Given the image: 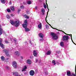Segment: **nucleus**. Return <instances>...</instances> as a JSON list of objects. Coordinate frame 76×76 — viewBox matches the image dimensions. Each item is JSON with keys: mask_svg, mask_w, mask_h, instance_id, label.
<instances>
[{"mask_svg": "<svg viewBox=\"0 0 76 76\" xmlns=\"http://www.w3.org/2000/svg\"><path fill=\"white\" fill-rule=\"evenodd\" d=\"M28 24V21L27 20H26L24 21V24H23L22 26L24 28H25V31L26 32H28V31H29L30 30L27 28V25Z\"/></svg>", "mask_w": 76, "mask_h": 76, "instance_id": "1", "label": "nucleus"}, {"mask_svg": "<svg viewBox=\"0 0 76 76\" xmlns=\"http://www.w3.org/2000/svg\"><path fill=\"white\" fill-rule=\"evenodd\" d=\"M43 6L45 9H46V8H47V5H46V4H44Z\"/></svg>", "mask_w": 76, "mask_h": 76, "instance_id": "29", "label": "nucleus"}, {"mask_svg": "<svg viewBox=\"0 0 76 76\" xmlns=\"http://www.w3.org/2000/svg\"><path fill=\"white\" fill-rule=\"evenodd\" d=\"M26 63L28 64H31L32 63L30 59H28L26 61Z\"/></svg>", "mask_w": 76, "mask_h": 76, "instance_id": "8", "label": "nucleus"}, {"mask_svg": "<svg viewBox=\"0 0 76 76\" xmlns=\"http://www.w3.org/2000/svg\"><path fill=\"white\" fill-rule=\"evenodd\" d=\"M12 66L15 68L17 67V64H16V62L14 61L12 63Z\"/></svg>", "mask_w": 76, "mask_h": 76, "instance_id": "7", "label": "nucleus"}, {"mask_svg": "<svg viewBox=\"0 0 76 76\" xmlns=\"http://www.w3.org/2000/svg\"><path fill=\"white\" fill-rule=\"evenodd\" d=\"M1 2L3 4L6 3V0H1Z\"/></svg>", "mask_w": 76, "mask_h": 76, "instance_id": "20", "label": "nucleus"}, {"mask_svg": "<svg viewBox=\"0 0 76 76\" xmlns=\"http://www.w3.org/2000/svg\"><path fill=\"white\" fill-rule=\"evenodd\" d=\"M44 72L45 75H48V72H47V69H44Z\"/></svg>", "mask_w": 76, "mask_h": 76, "instance_id": "18", "label": "nucleus"}, {"mask_svg": "<svg viewBox=\"0 0 76 76\" xmlns=\"http://www.w3.org/2000/svg\"><path fill=\"white\" fill-rule=\"evenodd\" d=\"M51 51L50 50H49L46 53V54L47 55H50L51 54Z\"/></svg>", "mask_w": 76, "mask_h": 76, "instance_id": "17", "label": "nucleus"}, {"mask_svg": "<svg viewBox=\"0 0 76 76\" xmlns=\"http://www.w3.org/2000/svg\"><path fill=\"white\" fill-rule=\"evenodd\" d=\"M5 43H6V44H7L8 43V41H7V40H6V39H5Z\"/></svg>", "mask_w": 76, "mask_h": 76, "instance_id": "30", "label": "nucleus"}, {"mask_svg": "<svg viewBox=\"0 0 76 76\" xmlns=\"http://www.w3.org/2000/svg\"><path fill=\"white\" fill-rule=\"evenodd\" d=\"M10 5H11L12 4V2H10L9 3Z\"/></svg>", "mask_w": 76, "mask_h": 76, "instance_id": "41", "label": "nucleus"}, {"mask_svg": "<svg viewBox=\"0 0 76 76\" xmlns=\"http://www.w3.org/2000/svg\"><path fill=\"white\" fill-rule=\"evenodd\" d=\"M2 28H1V26L0 25V30H2Z\"/></svg>", "mask_w": 76, "mask_h": 76, "instance_id": "37", "label": "nucleus"}, {"mask_svg": "<svg viewBox=\"0 0 76 76\" xmlns=\"http://www.w3.org/2000/svg\"><path fill=\"white\" fill-rule=\"evenodd\" d=\"M2 41H3V39H0V46L2 48H4V45L2 43Z\"/></svg>", "mask_w": 76, "mask_h": 76, "instance_id": "4", "label": "nucleus"}, {"mask_svg": "<svg viewBox=\"0 0 76 76\" xmlns=\"http://www.w3.org/2000/svg\"><path fill=\"white\" fill-rule=\"evenodd\" d=\"M21 59H23V56H21Z\"/></svg>", "mask_w": 76, "mask_h": 76, "instance_id": "44", "label": "nucleus"}, {"mask_svg": "<svg viewBox=\"0 0 76 76\" xmlns=\"http://www.w3.org/2000/svg\"><path fill=\"white\" fill-rule=\"evenodd\" d=\"M20 11V10L19 9L18 10V13H19V12Z\"/></svg>", "mask_w": 76, "mask_h": 76, "instance_id": "39", "label": "nucleus"}, {"mask_svg": "<svg viewBox=\"0 0 76 76\" xmlns=\"http://www.w3.org/2000/svg\"><path fill=\"white\" fill-rule=\"evenodd\" d=\"M46 4L48 6L47 8H48V10H49V9H48V4H47V0H46Z\"/></svg>", "mask_w": 76, "mask_h": 76, "instance_id": "35", "label": "nucleus"}, {"mask_svg": "<svg viewBox=\"0 0 76 76\" xmlns=\"http://www.w3.org/2000/svg\"><path fill=\"white\" fill-rule=\"evenodd\" d=\"M21 9H24V6H23L22 5L21 7Z\"/></svg>", "mask_w": 76, "mask_h": 76, "instance_id": "33", "label": "nucleus"}, {"mask_svg": "<svg viewBox=\"0 0 76 76\" xmlns=\"http://www.w3.org/2000/svg\"><path fill=\"white\" fill-rule=\"evenodd\" d=\"M36 72L37 73L38 72V70H36Z\"/></svg>", "mask_w": 76, "mask_h": 76, "instance_id": "46", "label": "nucleus"}, {"mask_svg": "<svg viewBox=\"0 0 76 76\" xmlns=\"http://www.w3.org/2000/svg\"><path fill=\"white\" fill-rule=\"evenodd\" d=\"M14 41H15V42H16V40H14Z\"/></svg>", "mask_w": 76, "mask_h": 76, "instance_id": "51", "label": "nucleus"}, {"mask_svg": "<svg viewBox=\"0 0 76 76\" xmlns=\"http://www.w3.org/2000/svg\"><path fill=\"white\" fill-rule=\"evenodd\" d=\"M15 44H16L17 43L16 42H15Z\"/></svg>", "mask_w": 76, "mask_h": 76, "instance_id": "53", "label": "nucleus"}, {"mask_svg": "<svg viewBox=\"0 0 76 76\" xmlns=\"http://www.w3.org/2000/svg\"><path fill=\"white\" fill-rule=\"evenodd\" d=\"M50 34L53 39H57L58 38V37H57L56 34L53 32L51 33Z\"/></svg>", "mask_w": 76, "mask_h": 76, "instance_id": "3", "label": "nucleus"}, {"mask_svg": "<svg viewBox=\"0 0 76 76\" xmlns=\"http://www.w3.org/2000/svg\"><path fill=\"white\" fill-rule=\"evenodd\" d=\"M52 63L54 64V65H56V61L54 60H53L52 61Z\"/></svg>", "mask_w": 76, "mask_h": 76, "instance_id": "21", "label": "nucleus"}, {"mask_svg": "<svg viewBox=\"0 0 76 76\" xmlns=\"http://www.w3.org/2000/svg\"><path fill=\"white\" fill-rule=\"evenodd\" d=\"M26 69H27V67H26V66H24L23 67V68L21 70L22 72H24V71H26Z\"/></svg>", "mask_w": 76, "mask_h": 76, "instance_id": "10", "label": "nucleus"}, {"mask_svg": "<svg viewBox=\"0 0 76 76\" xmlns=\"http://www.w3.org/2000/svg\"><path fill=\"white\" fill-rule=\"evenodd\" d=\"M6 68H9V67H8V66H6Z\"/></svg>", "mask_w": 76, "mask_h": 76, "instance_id": "50", "label": "nucleus"}, {"mask_svg": "<svg viewBox=\"0 0 76 76\" xmlns=\"http://www.w3.org/2000/svg\"><path fill=\"white\" fill-rule=\"evenodd\" d=\"M60 45L61 47L64 46V43L63 42H61L60 43Z\"/></svg>", "mask_w": 76, "mask_h": 76, "instance_id": "19", "label": "nucleus"}, {"mask_svg": "<svg viewBox=\"0 0 76 76\" xmlns=\"http://www.w3.org/2000/svg\"><path fill=\"white\" fill-rule=\"evenodd\" d=\"M13 75L14 76H19V75L18 74V73L17 72H13Z\"/></svg>", "mask_w": 76, "mask_h": 76, "instance_id": "15", "label": "nucleus"}, {"mask_svg": "<svg viewBox=\"0 0 76 76\" xmlns=\"http://www.w3.org/2000/svg\"><path fill=\"white\" fill-rule=\"evenodd\" d=\"M15 55H17V56H19L20 55V52H19L18 51H16L15 52Z\"/></svg>", "mask_w": 76, "mask_h": 76, "instance_id": "11", "label": "nucleus"}, {"mask_svg": "<svg viewBox=\"0 0 76 76\" xmlns=\"http://www.w3.org/2000/svg\"><path fill=\"white\" fill-rule=\"evenodd\" d=\"M11 10L12 11H14L15 10V8L14 7H11Z\"/></svg>", "mask_w": 76, "mask_h": 76, "instance_id": "22", "label": "nucleus"}, {"mask_svg": "<svg viewBox=\"0 0 76 76\" xmlns=\"http://www.w3.org/2000/svg\"><path fill=\"white\" fill-rule=\"evenodd\" d=\"M39 40L40 41H42L43 40V39H40Z\"/></svg>", "mask_w": 76, "mask_h": 76, "instance_id": "40", "label": "nucleus"}, {"mask_svg": "<svg viewBox=\"0 0 76 76\" xmlns=\"http://www.w3.org/2000/svg\"><path fill=\"white\" fill-rule=\"evenodd\" d=\"M7 19H10V17L9 16V15H7Z\"/></svg>", "mask_w": 76, "mask_h": 76, "instance_id": "28", "label": "nucleus"}, {"mask_svg": "<svg viewBox=\"0 0 76 76\" xmlns=\"http://www.w3.org/2000/svg\"><path fill=\"white\" fill-rule=\"evenodd\" d=\"M70 36H71V37H72V34H70Z\"/></svg>", "mask_w": 76, "mask_h": 76, "instance_id": "49", "label": "nucleus"}, {"mask_svg": "<svg viewBox=\"0 0 76 76\" xmlns=\"http://www.w3.org/2000/svg\"><path fill=\"white\" fill-rule=\"evenodd\" d=\"M72 75H73V76H76V75H75V74H74L73 73H72Z\"/></svg>", "mask_w": 76, "mask_h": 76, "instance_id": "34", "label": "nucleus"}, {"mask_svg": "<svg viewBox=\"0 0 76 76\" xmlns=\"http://www.w3.org/2000/svg\"><path fill=\"white\" fill-rule=\"evenodd\" d=\"M42 12L43 13L42 15H45L44 13H45V10L44 9H41Z\"/></svg>", "mask_w": 76, "mask_h": 76, "instance_id": "16", "label": "nucleus"}, {"mask_svg": "<svg viewBox=\"0 0 76 76\" xmlns=\"http://www.w3.org/2000/svg\"><path fill=\"white\" fill-rule=\"evenodd\" d=\"M39 37L41 38H44V35L42 33H40L39 34Z\"/></svg>", "mask_w": 76, "mask_h": 76, "instance_id": "9", "label": "nucleus"}, {"mask_svg": "<svg viewBox=\"0 0 76 76\" xmlns=\"http://www.w3.org/2000/svg\"><path fill=\"white\" fill-rule=\"evenodd\" d=\"M32 3V2H31V1H27V4H30Z\"/></svg>", "mask_w": 76, "mask_h": 76, "instance_id": "24", "label": "nucleus"}, {"mask_svg": "<svg viewBox=\"0 0 76 76\" xmlns=\"http://www.w3.org/2000/svg\"><path fill=\"white\" fill-rule=\"evenodd\" d=\"M33 55L34 56H35L36 57L37 56V51L36 50H34L33 51Z\"/></svg>", "mask_w": 76, "mask_h": 76, "instance_id": "13", "label": "nucleus"}, {"mask_svg": "<svg viewBox=\"0 0 76 76\" xmlns=\"http://www.w3.org/2000/svg\"><path fill=\"white\" fill-rule=\"evenodd\" d=\"M38 8V7H35V9L37 10Z\"/></svg>", "mask_w": 76, "mask_h": 76, "instance_id": "43", "label": "nucleus"}, {"mask_svg": "<svg viewBox=\"0 0 76 76\" xmlns=\"http://www.w3.org/2000/svg\"><path fill=\"white\" fill-rule=\"evenodd\" d=\"M29 74L31 76H34L35 75V71L33 70H31L29 72Z\"/></svg>", "mask_w": 76, "mask_h": 76, "instance_id": "6", "label": "nucleus"}, {"mask_svg": "<svg viewBox=\"0 0 76 76\" xmlns=\"http://www.w3.org/2000/svg\"><path fill=\"white\" fill-rule=\"evenodd\" d=\"M26 18V19H29V16H27V17Z\"/></svg>", "mask_w": 76, "mask_h": 76, "instance_id": "42", "label": "nucleus"}, {"mask_svg": "<svg viewBox=\"0 0 76 76\" xmlns=\"http://www.w3.org/2000/svg\"><path fill=\"white\" fill-rule=\"evenodd\" d=\"M1 59L2 61H4V57L3 56H1Z\"/></svg>", "mask_w": 76, "mask_h": 76, "instance_id": "23", "label": "nucleus"}, {"mask_svg": "<svg viewBox=\"0 0 76 76\" xmlns=\"http://www.w3.org/2000/svg\"><path fill=\"white\" fill-rule=\"evenodd\" d=\"M26 12L27 14H29V11L28 10L27 11H26Z\"/></svg>", "mask_w": 76, "mask_h": 76, "instance_id": "32", "label": "nucleus"}, {"mask_svg": "<svg viewBox=\"0 0 76 76\" xmlns=\"http://www.w3.org/2000/svg\"><path fill=\"white\" fill-rule=\"evenodd\" d=\"M38 27L39 29H41V28H42V24H41V23H39L38 25Z\"/></svg>", "mask_w": 76, "mask_h": 76, "instance_id": "12", "label": "nucleus"}, {"mask_svg": "<svg viewBox=\"0 0 76 76\" xmlns=\"http://www.w3.org/2000/svg\"><path fill=\"white\" fill-rule=\"evenodd\" d=\"M64 34H66V35H69V34H65V33H64Z\"/></svg>", "mask_w": 76, "mask_h": 76, "instance_id": "52", "label": "nucleus"}, {"mask_svg": "<svg viewBox=\"0 0 76 76\" xmlns=\"http://www.w3.org/2000/svg\"><path fill=\"white\" fill-rule=\"evenodd\" d=\"M10 39L11 41H12V40H13V39H12V38H11Z\"/></svg>", "mask_w": 76, "mask_h": 76, "instance_id": "48", "label": "nucleus"}, {"mask_svg": "<svg viewBox=\"0 0 76 76\" xmlns=\"http://www.w3.org/2000/svg\"><path fill=\"white\" fill-rule=\"evenodd\" d=\"M57 64H58H58H59V63L58 62H57Z\"/></svg>", "mask_w": 76, "mask_h": 76, "instance_id": "45", "label": "nucleus"}, {"mask_svg": "<svg viewBox=\"0 0 76 76\" xmlns=\"http://www.w3.org/2000/svg\"><path fill=\"white\" fill-rule=\"evenodd\" d=\"M10 23L12 25H14L15 26H16V27H18L20 24L19 21H16L15 22H14L12 20H11L10 21Z\"/></svg>", "mask_w": 76, "mask_h": 76, "instance_id": "2", "label": "nucleus"}, {"mask_svg": "<svg viewBox=\"0 0 76 76\" xmlns=\"http://www.w3.org/2000/svg\"><path fill=\"white\" fill-rule=\"evenodd\" d=\"M3 33V30H0V35H1Z\"/></svg>", "mask_w": 76, "mask_h": 76, "instance_id": "27", "label": "nucleus"}, {"mask_svg": "<svg viewBox=\"0 0 76 76\" xmlns=\"http://www.w3.org/2000/svg\"><path fill=\"white\" fill-rule=\"evenodd\" d=\"M31 44H32V43H31Z\"/></svg>", "mask_w": 76, "mask_h": 76, "instance_id": "55", "label": "nucleus"}, {"mask_svg": "<svg viewBox=\"0 0 76 76\" xmlns=\"http://www.w3.org/2000/svg\"><path fill=\"white\" fill-rule=\"evenodd\" d=\"M38 61V59H37L36 61V62H37Z\"/></svg>", "mask_w": 76, "mask_h": 76, "instance_id": "47", "label": "nucleus"}, {"mask_svg": "<svg viewBox=\"0 0 76 76\" xmlns=\"http://www.w3.org/2000/svg\"><path fill=\"white\" fill-rule=\"evenodd\" d=\"M4 52H5L6 55L7 56H9V51L8 50H4Z\"/></svg>", "mask_w": 76, "mask_h": 76, "instance_id": "14", "label": "nucleus"}, {"mask_svg": "<svg viewBox=\"0 0 76 76\" xmlns=\"http://www.w3.org/2000/svg\"><path fill=\"white\" fill-rule=\"evenodd\" d=\"M75 76H76V72H75Z\"/></svg>", "mask_w": 76, "mask_h": 76, "instance_id": "54", "label": "nucleus"}, {"mask_svg": "<svg viewBox=\"0 0 76 76\" xmlns=\"http://www.w3.org/2000/svg\"><path fill=\"white\" fill-rule=\"evenodd\" d=\"M7 11L8 12H10V10L9 9H7Z\"/></svg>", "mask_w": 76, "mask_h": 76, "instance_id": "31", "label": "nucleus"}, {"mask_svg": "<svg viewBox=\"0 0 76 76\" xmlns=\"http://www.w3.org/2000/svg\"><path fill=\"white\" fill-rule=\"evenodd\" d=\"M28 15H24V17L25 18H26L27 17Z\"/></svg>", "mask_w": 76, "mask_h": 76, "instance_id": "38", "label": "nucleus"}, {"mask_svg": "<svg viewBox=\"0 0 76 76\" xmlns=\"http://www.w3.org/2000/svg\"><path fill=\"white\" fill-rule=\"evenodd\" d=\"M47 23L49 25H50V26H51V28H52L53 29H56V28L53 27H52V26H51V25H50V24H49V23H48L47 22Z\"/></svg>", "mask_w": 76, "mask_h": 76, "instance_id": "26", "label": "nucleus"}, {"mask_svg": "<svg viewBox=\"0 0 76 76\" xmlns=\"http://www.w3.org/2000/svg\"><path fill=\"white\" fill-rule=\"evenodd\" d=\"M63 40H66V41H67L69 39V36L66 35H64L63 37Z\"/></svg>", "mask_w": 76, "mask_h": 76, "instance_id": "5", "label": "nucleus"}, {"mask_svg": "<svg viewBox=\"0 0 76 76\" xmlns=\"http://www.w3.org/2000/svg\"><path fill=\"white\" fill-rule=\"evenodd\" d=\"M45 27H46V28L47 29H48V28H49V26H48V25L47 24L45 26Z\"/></svg>", "mask_w": 76, "mask_h": 76, "instance_id": "25", "label": "nucleus"}, {"mask_svg": "<svg viewBox=\"0 0 76 76\" xmlns=\"http://www.w3.org/2000/svg\"><path fill=\"white\" fill-rule=\"evenodd\" d=\"M48 12H47V15L46 16V18H45V20L46 21H47L46 20V19H47V16H48Z\"/></svg>", "mask_w": 76, "mask_h": 76, "instance_id": "36", "label": "nucleus"}]
</instances>
